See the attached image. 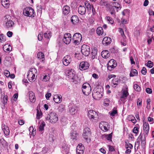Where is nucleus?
Returning <instances> with one entry per match:
<instances>
[{
    "instance_id": "nucleus-1",
    "label": "nucleus",
    "mask_w": 154,
    "mask_h": 154,
    "mask_svg": "<svg viewBox=\"0 0 154 154\" xmlns=\"http://www.w3.org/2000/svg\"><path fill=\"white\" fill-rule=\"evenodd\" d=\"M65 75L70 80L71 82L76 84L78 81V77L75 74L74 70L72 69H69L66 70Z\"/></svg>"
},
{
    "instance_id": "nucleus-2",
    "label": "nucleus",
    "mask_w": 154,
    "mask_h": 154,
    "mask_svg": "<svg viewBox=\"0 0 154 154\" xmlns=\"http://www.w3.org/2000/svg\"><path fill=\"white\" fill-rule=\"evenodd\" d=\"M103 88L101 87H94L92 93L93 98L97 100H99L102 97Z\"/></svg>"
},
{
    "instance_id": "nucleus-3",
    "label": "nucleus",
    "mask_w": 154,
    "mask_h": 154,
    "mask_svg": "<svg viewBox=\"0 0 154 154\" xmlns=\"http://www.w3.org/2000/svg\"><path fill=\"white\" fill-rule=\"evenodd\" d=\"M37 70L35 68H31L29 71L27 78L29 80L30 82L34 81L36 78V74H37Z\"/></svg>"
},
{
    "instance_id": "nucleus-4",
    "label": "nucleus",
    "mask_w": 154,
    "mask_h": 154,
    "mask_svg": "<svg viewBox=\"0 0 154 154\" xmlns=\"http://www.w3.org/2000/svg\"><path fill=\"white\" fill-rule=\"evenodd\" d=\"M46 121H48L52 123H54L58 120V118L56 114L54 112H51L48 114L45 118Z\"/></svg>"
},
{
    "instance_id": "nucleus-5",
    "label": "nucleus",
    "mask_w": 154,
    "mask_h": 154,
    "mask_svg": "<svg viewBox=\"0 0 154 154\" xmlns=\"http://www.w3.org/2000/svg\"><path fill=\"white\" fill-rule=\"evenodd\" d=\"M91 134V130L90 128L86 127L84 129L83 133V137L87 143L89 142L90 141Z\"/></svg>"
},
{
    "instance_id": "nucleus-6",
    "label": "nucleus",
    "mask_w": 154,
    "mask_h": 154,
    "mask_svg": "<svg viewBox=\"0 0 154 154\" xmlns=\"http://www.w3.org/2000/svg\"><path fill=\"white\" fill-rule=\"evenodd\" d=\"M23 14L26 16L31 17H33L35 15L33 9L30 7L25 8L23 10Z\"/></svg>"
},
{
    "instance_id": "nucleus-7",
    "label": "nucleus",
    "mask_w": 154,
    "mask_h": 154,
    "mask_svg": "<svg viewBox=\"0 0 154 154\" xmlns=\"http://www.w3.org/2000/svg\"><path fill=\"white\" fill-rule=\"evenodd\" d=\"M81 35L79 33H75L73 36L72 40L74 44L78 45L80 43L82 39Z\"/></svg>"
},
{
    "instance_id": "nucleus-8",
    "label": "nucleus",
    "mask_w": 154,
    "mask_h": 154,
    "mask_svg": "<svg viewBox=\"0 0 154 154\" xmlns=\"http://www.w3.org/2000/svg\"><path fill=\"white\" fill-rule=\"evenodd\" d=\"M11 19V17L9 15H6L5 17V26L7 28L12 27L14 25V23Z\"/></svg>"
},
{
    "instance_id": "nucleus-9",
    "label": "nucleus",
    "mask_w": 154,
    "mask_h": 154,
    "mask_svg": "<svg viewBox=\"0 0 154 154\" xmlns=\"http://www.w3.org/2000/svg\"><path fill=\"white\" fill-rule=\"evenodd\" d=\"M98 116V114L96 111L93 110H90L88 111V116L93 121V120H97Z\"/></svg>"
},
{
    "instance_id": "nucleus-10",
    "label": "nucleus",
    "mask_w": 154,
    "mask_h": 154,
    "mask_svg": "<svg viewBox=\"0 0 154 154\" xmlns=\"http://www.w3.org/2000/svg\"><path fill=\"white\" fill-rule=\"evenodd\" d=\"M90 47L86 45H84L81 47V52L83 54L88 56L90 54Z\"/></svg>"
},
{
    "instance_id": "nucleus-11",
    "label": "nucleus",
    "mask_w": 154,
    "mask_h": 154,
    "mask_svg": "<svg viewBox=\"0 0 154 154\" xmlns=\"http://www.w3.org/2000/svg\"><path fill=\"white\" fill-rule=\"evenodd\" d=\"M107 68L109 70L111 71L117 66V63L113 59H111L108 62Z\"/></svg>"
},
{
    "instance_id": "nucleus-12",
    "label": "nucleus",
    "mask_w": 154,
    "mask_h": 154,
    "mask_svg": "<svg viewBox=\"0 0 154 154\" xmlns=\"http://www.w3.org/2000/svg\"><path fill=\"white\" fill-rule=\"evenodd\" d=\"M99 126L102 130L105 132L108 131L109 128L108 123L104 122H101Z\"/></svg>"
},
{
    "instance_id": "nucleus-13",
    "label": "nucleus",
    "mask_w": 154,
    "mask_h": 154,
    "mask_svg": "<svg viewBox=\"0 0 154 154\" xmlns=\"http://www.w3.org/2000/svg\"><path fill=\"white\" fill-rule=\"evenodd\" d=\"M72 61L71 57L69 56H66L63 58L62 62L63 64L65 66L69 65Z\"/></svg>"
},
{
    "instance_id": "nucleus-14",
    "label": "nucleus",
    "mask_w": 154,
    "mask_h": 154,
    "mask_svg": "<svg viewBox=\"0 0 154 154\" xmlns=\"http://www.w3.org/2000/svg\"><path fill=\"white\" fill-rule=\"evenodd\" d=\"M71 35L69 33L64 34L63 39L64 42L66 44H69L71 40Z\"/></svg>"
},
{
    "instance_id": "nucleus-15",
    "label": "nucleus",
    "mask_w": 154,
    "mask_h": 154,
    "mask_svg": "<svg viewBox=\"0 0 154 154\" xmlns=\"http://www.w3.org/2000/svg\"><path fill=\"white\" fill-rule=\"evenodd\" d=\"M89 66L88 63L86 62H82L79 65V68L81 70L86 69Z\"/></svg>"
},
{
    "instance_id": "nucleus-16",
    "label": "nucleus",
    "mask_w": 154,
    "mask_h": 154,
    "mask_svg": "<svg viewBox=\"0 0 154 154\" xmlns=\"http://www.w3.org/2000/svg\"><path fill=\"white\" fill-rule=\"evenodd\" d=\"M143 130L144 131L145 135L147 136L149 131V124L147 122L144 121L143 119Z\"/></svg>"
},
{
    "instance_id": "nucleus-17",
    "label": "nucleus",
    "mask_w": 154,
    "mask_h": 154,
    "mask_svg": "<svg viewBox=\"0 0 154 154\" xmlns=\"http://www.w3.org/2000/svg\"><path fill=\"white\" fill-rule=\"evenodd\" d=\"M69 109L70 113L72 115H75L77 113L78 110L77 107L74 106H70Z\"/></svg>"
},
{
    "instance_id": "nucleus-18",
    "label": "nucleus",
    "mask_w": 154,
    "mask_h": 154,
    "mask_svg": "<svg viewBox=\"0 0 154 154\" xmlns=\"http://www.w3.org/2000/svg\"><path fill=\"white\" fill-rule=\"evenodd\" d=\"M82 91L83 94L85 95H88L91 92V87H82Z\"/></svg>"
},
{
    "instance_id": "nucleus-19",
    "label": "nucleus",
    "mask_w": 154,
    "mask_h": 154,
    "mask_svg": "<svg viewBox=\"0 0 154 154\" xmlns=\"http://www.w3.org/2000/svg\"><path fill=\"white\" fill-rule=\"evenodd\" d=\"M53 100L56 103H60L62 101V97L60 95H55L54 96Z\"/></svg>"
},
{
    "instance_id": "nucleus-20",
    "label": "nucleus",
    "mask_w": 154,
    "mask_h": 154,
    "mask_svg": "<svg viewBox=\"0 0 154 154\" xmlns=\"http://www.w3.org/2000/svg\"><path fill=\"white\" fill-rule=\"evenodd\" d=\"M111 40L110 38L106 37L104 38L102 40V43L104 45L109 44L111 42Z\"/></svg>"
},
{
    "instance_id": "nucleus-21",
    "label": "nucleus",
    "mask_w": 154,
    "mask_h": 154,
    "mask_svg": "<svg viewBox=\"0 0 154 154\" xmlns=\"http://www.w3.org/2000/svg\"><path fill=\"white\" fill-rule=\"evenodd\" d=\"M29 97L30 101L31 102L33 103L35 101V98L34 94L32 91L29 92Z\"/></svg>"
},
{
    "instance_id": "nucleus-22",
    "label": "nucleus",
    "mask_w": 154,
    "mask_h": 154,
    "mask_svg": "<svg viewBox=\"0 0 154 154\" xmlns=\"http://www.w3.org/2000/svg\"><path fill=\"white\" fill-rule=\"evenodd\" d=\"M2 128L5 134L6 135H8L10 133V130H9V128L8 127L4 125L3 126H2Z\"/></svg>"
},
{
    "instance_id": "nucleus-23",
    "label": "nucleus",
    "mask_w": 154,
    "mask_h": 154,
    "mask_svg": "<svg viewBox=\"0 0 154 154\" xmlns=\"http://www.w3.org/2000/svg\"><path fill=\"white\" fill-rule=\"evenodd\" d=\"M12 49L11 46L8 44L4 45L3 47V50L5 52L11 51Z\"/></svg>"
},
{
    "instance_id": "nucleus-24",
    "label": "nucleus",
    "mask_w": 154,
    "mask_h": 154,
    "mask_svg": "<svg viewBox=\"0 0 154 154\" xmlns=\"http://www.w3.org/2000/svg\"><path fill=\"white\" fill-rule=\"evenodd\" d=\"M86 11L85 8L84 6H79L78 9V12L81 14H84Z\"/></svg>"
},
{
    "instance_id": "nucleus-25",
    "label": "nucleus",
    "mask_w": 154,
    "mask_h": 154,
    "mask_svg": "<svg viewBox=\"0 0 154 154\" xmlns=\"http://www.w3.org/2000/svg\"><path fill=\"white\" fill-rule=\"evenodd\" d=\"M77 133L74 131H72L70 133L71 138L73 142H75L77 140Z\"/></svg>"
},
{
    "instance_id": "nucleus-26",
    "label": "nucleus",
    "mask_w": 154,
    "mask_h": 154,
    "mask_svg": "<svg viewBox=\"0 0 154 154\" xmlns=\"http://www.w3.org/2000/svg\"><path fill=\"white\" fill-rule=\"evenodd\" d=\"M70 8L68 6L66 5L63 7V13L65 15H67L70 12Z\"/></svg>"
},
{
    "instance_id": "nucleus-27",
    "label": "nucleus",
    "mask_w": 154,
    "mask_h": 154,
    "mask_svg": "<svg viewBox=\"0 0 154 154\" xmlns=\"http://www.w3.org/2000/svg\"><path fill=\"white\" fill-rule=\"evenodd\" d=\"M101 55L102 57L105 58H107L110 56V54L108 51L107 50L103 51L101 53Z\"/></svg>"
},
{
    "instance_id": "nucleus-28",
    "label": "nucleus",
    "mask_w": 154,
    "mask_h": 154,
    "mask_svg": "<svg viewBox=\"0 0 154 154\" xmlns=\"http://www.w3.org/2000/svg\"><path fill=\"white\" fill-rule=\"evenodd\" d=\"M154 32V29L153 26L151 27H149V29L146 31L147 35L150 38L151 36H152V33Z\"/></svg>"
},
{
    "instance_id": "nucleus-29",
    "label": "nucleus",
    "mask_w": 154,
    "mask_h": 154,
    "mask_svg": "<svg viewBox=\"0 0 154 154\" xmlns=\"http://www.w3.org/2000/svg\"><path fill=\"white\" fill-rule=\"evenodd\" d=\"M8 0H2V5L6 8H8L9 7V4Z\"/></svg>"
},
{
    "instance_id": "nucleus-30",
    "label": "nucleus",
    "mask_w": 154,
    "mask_h": 154,
    "mask_svg": "<svg viewBox=\"0 0 154 154\" xmlns=\"http://www.w3.org/2000/svg\"><path fill=\"white\" fill-rule=\"evenodd\" d=\"M62 151L65 152L67 154L68 153L69 150V147L68 146H66L65 143H63L62 147Z\"/></svg>"
},
{
    "instance_id": "nucleus-31",
    "label": "nucleus",
    "mask_w": 154,
    "mask_h": 154,
    "mask_svg": "<svg viewBox=\"0 0 154 154\" xmlns=\"http://www.w3.org/2000/svg\"><path fill=\"white\" fill-rule=\"evenodd\" d=\"M141 133L139 135V137H140V139L141 140V145L143 148H144L146 144V141L145 137L143 138L142 136L141 135Z\"/></svg>"
},
{
    "instance_id": "nucleus-32",
    "label": "nucleus",
    "mask_w": 154,
    "mask_h": 154,
    "mask_svg": "<svg viewBox=\"0 0 154 154\" xmlns=\"http://www.w3.org/2000/svg\"><path fill=\"white\" fill-rule=\"evenodd\" d=\"M71 21L73 24H75L79 21L78 17L77 16L74 15L71 18Z\"/></svg>"
},
{
    "instance_id": "nucleus-33",
    "label": "nucleus",
    "mask_w": 154,
    "mask_h": 154,
    "mask_svg": "<svg viewBox=\"0 0 154 154\" xmlns=\"http://www.w3.org/2000/svg\"><path fill=\"white\" fill-rule=\"evenodd\" d=\"M110 4L111 5H112V6L113 7H115L116 8V10L117 11H118V9L119 8L121 9L120 5L117 2H112L110 3Z\"/></svg>"
},
{
    "instance_id": "nucleus-34",
    "label": "nucleus",
    "mask_w": 154,
    "mask_h": 154,
    "mask_svg": "<svg viewBox=\"0 0 154 154\" xmlns=\"http://www.w3.org/2000/svg\"><path fill=\"white\" fill-rule=\"evenodd\" d=\"M110 4L111 5H112V6L113 7H115L116 8V10L117 11H118V9L119 8L121 9L120 5L117 2H112L110 3Z\"/></svg>"
},
{
    "instance_id": "nucleus-35",
    "label": "nucleus",
    "mask_w": 154,
    "mask_h": 154,
    "mask_svg": "<svg viewBox=\"0 0 154 154\" xmlns=\"http://www.w3.org/2000/svg\"><path fill=\"white\" fill-rule=\"evenodd\" d=\"M110 4L111 5H112V6L113 7H115L116 8V10L117 11H118V9L119 8L121 9L120 5L117 2H112L110 3Z\"/></svg>"
},
{
    "instance_id": "nucleus-36",
    "label": "nucleus",
    "mask_w": 154,
    "mask_h": 154,
    "mask_svg": "<svg viewBox=\"0 0 154 154\" xmlns=\"http://www.w3.org/2000/svg\"><path fill=\"white\" fill-rule=\"evenodd\" d=\"M128 90L127 88H122L121 91V94L127 96L128 95Z\"/></svg>"
},
{
    "instance_id": "nucleus-37",
    "label": "nucleus",
    "mask_w": 154,
    "mask_h": 154,
    "mask_svg": "<svg viewBox=\"0 0 154 154\" xmlns=\"http://www.w3.org/2000/svg\"><path fill=\"white\" fill-rule=\"evenodd\" d=\"M45 56L44 54L42 52H38L37 54V57L38 58L41 59H43L42 60V61L43 62L45 60Z\"/></svg>"
},
{
    "instance_id": "nucleus-38",
    "label": "nucleus",
    "mask_w": 154,
    "mask_h": 154,
    "mask_svg": "<svg viewBox=\"0 0 154 154\" xmlns=\"http://www.w3.org/2000/svg\"><path fill=\"white\" fill-rule=\"evenodd\" d=\"M45 125V123L44 121H42L39 126L38 130L40 131H42L44 130V127Z\"/></svg>"
},
{
    "instance_id": "nucleus-39",
    "label": "nucleus",
    "mask_w": 154,
    "mask_h": 154,
    "mask_svg": "<svg viewBox=\"0 0 154 154\" xmlns=\"http://www.w3.org/2000/svg\"><path fill=\"white\" fill-rule=\"evenodd\" d=\"M2 145L4 147L7 146L8 144L7 142L3 138H2L0 140Z\"/></svg>"
},
{
    "instance_id": "nucleus-40",
    "label": "nucleus",
    "mask_w": 154,
    "mask_h": 154,
    "mask_svg": "<svg viewBox=\"0 0 154 154\" xmlns=\"http://www.w3.org/2000/svg\"><path fill=\"white\" fill-rule=\"evenodd\" d=\"M97 32L98 35H102L103 32V30L101 27H98L97 29Z\"/></svg>"
},
{
    "instance_id": "nucleus-41",
    "label": "nucleus",
    "mask_w": 154,
    "mask_h": 154,
    "mask_svg": "<svg viewBox=\"0 0 154 154\" xmlns=\"http://www.w3.org/2000/svg\"><path fill=\"white\" fill-rule=\"evenodd\" d=\"M137 74V72L136 70L133 69L132 70L130 74V76H136Z\"/></svg>"
},
{
    "instance_id": "nucleus-42",
    "label": "nucleus",
    "mask_w": 154,
    "mask_h": 154,
    "mask_svg": "<svg viewBox=\"0 0 154 154\" xmlns=\"http://www.w3.org/2000/svg\"><path fill=\"white\" fill-rule=\"evenodd\" d=\"M42 113L41 111H39L38 109L37 110V114H36V119H40L42 116Z\"/></svg>"
},
{
    "instance_id": "nucleus-43",
    "label": "nucleus",
    "mask_w": 154,
    "mask_h": 154,
    "mask_svg": "<svg viewBox=\"0 0 154 154\" xmlns=\"http://www.w3.org/2000/svg\"><path fill=\"white\" fill-rule=\"evenodd\" d=\"M84 150L85 148L83 145L82 143L79 144L77 146L76 150Z\"/></svg>"
},
{
    "instance_id": "nucleus-44",
    "label": "nucleus",
    "mask_w": 154,
    "mask_h": 154,
    "mask_svg": "<svg viewBox=\"0 0 154 154\" xmlns=\"http://www.w3.org/2000/svg\"><path fill=\"white\" fill-rule=\"evenodd\" d=\"M6 41L5 36L3 34L0 35V42L3 43Z\"/></svg>"
},
{
    "instance_id": "nucleus-45",
    "label": "nucleus",
    "mask_w": 154,
    "mask_h": 154,
    "mask_svg": "<svg viewBox=\"0 0 154 154\" xmlns=\"http://www.w3.org/2000/svg\"><path fill=\"white\" fill-rule=\"evenodd\" d=\"M105 19L109 22V23L111 24H113L114 21L113 19L109 17H106L105 18Z\"/></svg>"
},
{
    "instance_id": "nucleus-46",
    "label": "nucleus",
    "mask_w": 154,
    "mask_h": 154,
    "mask_svg": "<svg viewBox=\"0 0 154 154\" xmlns=\"http://www.w3.org/2000/svg\"><path fill=\"white\" fill-rule=\"evenodd\" d=\"M125 147L126 149L129 148L130 149H131L133 148V145L131 143H128L126 142H125Z\"/></svg>"
},
{
    "instance_id": "nucleus-47",
    "label": "nucleus",
    "mask_w": 154,
    "mask_h": 154,
    "mask_svg": "<svg viewBox=\"0 0 154 154\" xmlns=\"http://www.w3.org/2000/svg\"><path fill=\"white\" fill-rule=\"evenodd\" d=\"M43 76V78L42 80V81L46 82L48 81L50 79V76L49 74L45 75Z\"/></svg>"
},
{
    "instance_id": "nucleus-48",
    "label": "nucleus",
    "mask_w": 154,
    "mask_h": 154,
    "mask_svg": "<svg viewBox=\"0 0 154 154\" xmlns=\"http://www.w3.org/2000/svg\"><path fill=\"white\" fill-rule=\"evenodd\" d=\"M112 134H104L105 138L108 140L112 141Z\"/></svg>"
},
{
    "instance_id": "nucleus-49",
    "label": "nucleus",
    "mask_w": 154,
    "mask_h": 154,
    "mask_svg": "<svg viewBox=\"0 0 154 154\" xmlns=\"http://www.w3.org/2000/svg\"><path fill=\"white\" fill-rule=\"evenodd\" d=\"M51 35V32H48L44 33V36L45 38H50Z\"/></svg>"
},
{
    "instance_id": "nucleus-50",
    "label": "nucleus",
    "mask_w": 154,
    "mask_h": 154,
    "mask_svg": "<svg viewBox=\"0 0 154 154\" xmlns=\"http://www.w3.org/2000/svg\"><path fill=\"white\" fill-rule=\"evenodd\" d=\"M132 118L131 120L129 119V121H131L134 124H135L136 122V120L135 119V118L132 116H128V118Z\"/></svg>"
},
{
    "instance_id": "nucleus-51",
    "label": "nucleus",
    "mask_w": 154,
    "mask_h": 154,
    "mask_svg": "<svg viewBox=\"0 0 154 154\" xmlns=\"http://www.w3.org/2000/svg\"><path fill=\"white\" fill-rule=\"evenodd\" d=\"M127 98V97L123 96L121 95L120 96V100L122 101V102L123 103H125V102L126 101V99Z\"/></svg>"
},
{
    "instance_id": "nucleus-52",
    "label": "nucleus",
    "mask_w": 154,
    "mask_h": 154,
    "mask_svg": "<svg viewBox=\"0 0 154 154\" xmlns=\"http://www.w3.org/2000/svg\"><path fill=\"white\" fill-rule=\"evenodd\" d=\"M146 102L147 103V105L146 106V108L148 109H149L150 108V102L151 100L149 98H148L146 100Z\"/></svg>"
},
{
    "instance_id": "nucleus-53",
    "label": "nucleus",
    "mask_w": 154,
    "mask_h": 154,
    "mask_svg": "<svg viewBox=\"0 0 154 154\" xmlns=\"http://www.w3.org/2000/svg\"><path fill=\"white\" fill-rule=\"evenodd\" d=\"M4 74L5 76L7 77H10V72L8 70H4Z\"/></svg>"
},
{
    "instance_id": "nucleus-54",
    "label": "nucleus",
    "mask_w": 154,
    "mask_h": 154,
    "mask_svg": "<svg viewBox=\"0 0 154 154\" xmlns=\"http://www.w3.org/2000/svg\"><path fill=\"white\" fill-rule=\"evenodd\" d=\"M3 103L4 105L6 104L8 100V97L7 95H4L3 97Z\"/></svg>"
},
{
    "instance_id": "nucleus-55",
    "label": "nucleus",
    "mask_w": 154,
    "mask_h": 154,
    "mask_svg": "<svg viewBox=\"0 0 154 154\" xmlns=\"http://www.w3.org/2000/svg\"><path fill=\"white\" fill-rule=\"evenodd\" d=\"M146 64V66L149 68H151L153 66V63L150 60L148 61Z\"/></svg>"
},
{
    "instance_id": "nucleus-56",
    "label": "nucleus",
    "mask_w": 154,
    "mask_h": 154,
    "mask_svg": "<svg viewBox=\"0 0 154 154\" xmlns=\"http://www.w3.org/2000/svg\"><path fill=\"white\" fill-rule=\"evenodd\" d=\"M137 105L140 106L142 105V99L140 98H139L137 100Z\"/></svg>"
},
{
    "instance_id": "nucleus-57",
    "label": "nucleus",
    "mask_w": 154,
    "mask_h": 154,
    "mask_svg": "<svg viewBox=\"0 0 154 154\" xmlns=\"http://www.w3.org/2000/svg\"><path fill=\"white\" fill-rule=\"evenodd\" d=\"M117 82L118 81L116 79H113L112 80V86H113L115 85H117L118 84Z\"/></svg>"
},
{
    "instance_id": "nucleus-58",
    "label": "nucleus",
    "mask_w": 154,
    "mask_h": 154,
    "mask_svg": "<svg viewBox=\"0 0 154 154\" xmlns=\"http://www.w3.org/2000/svg\"><path fill=\"white\" fill-rule=\"evenodd\" d=\"M129 13V11L127 9L125 10L122 12V14L124 16H125L127 14H128Z\"/></svg>"
},
{
    "instance_id": "nucleus-59",
    "label": "nucleus",
    "mask_w": 154,
    "mask_h": 154,
    "mask_svg": "<svg viewBox=\"0 0 154 154\" xmlns=\"http://www.w3.org/2000/svg\"><path fill=\"white\" fill-rule=\"evenodd\" d=\"M97 50L95 48L93 49L92 50L91 54L92 55H97Z\"/></svg>"
},
{
    "instance_id": "nucleus-60",
    "label": "nucleus",
    "mask_w": 154,
    "mask_h": 154,
    "mask_svg": "<svg viewBox=\"0 0 154 154\" xmlns=\"http://www.w3.org/2000/svg\"><path fill=\"white\" fill-rule=\"evenodd\" d=\"M100 5L102 6H105L107 5L105 0H101L100 3Z\"/></svg>"
},
{
    "instance_id": "nucleus-61",
    "label": "nucleus",
    "mask_w": 154,
    "mask_h": 154,
    "mask_svg": "<svg viewBox=\"0 0 154 154\" xmlns=\"http://www.w3.org/2000/svg\"><path fill=\"white\" fill-rule=\"evenodd\" d=\"M109 103V100L107 98L105 99L104 101V104L106 105H108Z\"/></svg>"
},
{
    "instance_id": "nucleus-62",
    "label": "nucleus",
    "mask_w": 154,
    "mask_h": 154,
    "mask_svg": "<svg viewBox=\"0 0 154 154\" xmlns=\"http://www.w3.org/2000/svg\"><path fill=\"white\" fill-rule=\"evenodd\" d=\"M48 149L46 147H44L43 148L42 150V153L43 154L47 152L48 151Z\"/></svg>"
},
{
    "instance_id": "nucleus-63",
    "label": "nucleus",
    "mask_w": 154,
    "mask_h": 154,
    "mask_svg": "<svg viewBox=\"0 0 154 154\" xmlns=\"http://www.w3.org/2000/svg\"><path fill=\"white\" fill-rule=\"evenodd\" d=\"M117 113V111L116 110H113L111 113L110 115L111 116H114Z\"/></svg>"
},
{
    "instance_id": "nucleus-64",
    "label": "nucleus",
    "mask_w": 154,
    "mask_h": 154,
    "mask_svg": "<svg viewBox=\"0 0 154 154\" xmlns=\"http://www.w3.org/2000/svg\"><path fill=\"white\" fill-rule=\"evenodd\" d=\"M138 128L137 127H134L133 129V132L134 133L137 134L138 132Z\"/></svg>"
}]
</instances>
